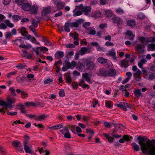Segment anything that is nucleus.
Masks as SVG:
<instances>
[{
  "label": "nucleus",
  "mask_w": 155,
  "mask_h": 155,
  "mask_svg": "<svg viewBox=\"0 0 155 155\" xmlns=\"http://www.w3.org/2000/svg\"><path fill=\"white\" fill-rule=\"evenodd\" d=\"M143 153L149 155H155V140H150L146 137H137Z\"/></svg>",
  "instance_id": "1"
},
{
  "label": "nucleus",
  "mask_w": 155,
  "mask_h": 155,
  "mask_svg": "<svg viewBox=\"0 0 155 155\" xmlns=\"http://www.w3.org/2000/svg\"><path fill=\"white\" fill-rule=\"evenodd\" d=\"M83 63L86 68L89 70H93L95 67L94 63L88 58L83 59Z\"/></svg>",
  "instance_id": "2"
},
{
  "label": "nucleus",
  "mask_w": 155,
  "mask_h": 155,
  "mask_svg": "<svg viewBox=\"0 0 155 155\" xmlns=\"http://www.w3.org/2000/svg\"><path fill=\"white\" fill-rule=\"evenodd\" d=\"M53 2L56 5L57 9L58 10L63 9L65 5V3L60 0L54 1Z\"/></svg>",
  "instance_id": "3"
},
{
  "label": "nucleus",
  "mask_w": 155,
  "mask_h": 155,
  "mask_svg": "<svg viewBox=\"0 0 155 155\" xmlns=\"http://www.w3.org/2000/svg\"><path fill=\"white\" fill-rule=\"evenodd\" d=\"M52 8L51 6L43 8L41 12V15L43 17L47 16L48 15L51 13Z\"/></svg>",
  "instance_id": "4"
},
{
  "label": "nucleus",
  "mask_w": 155,
  "mask_h": 155,
  "mask_svg": "<svg viewBox=\"0 0 155 155\" xmlns=\"http://www.w3.org/2000/svg\"><path fill=\"white\" fill-rule=\"evenodd\" d=\"M84 20L82 19H79L77 20L76 22H70V27H78L81 23L84 21Z\"/></svg>",
  "instance_id": "5"
},
{
  "label": "nucleus",
  "mask_w": 155,
  "mask_h": 155,
  "mask_svg": "<svg viewBox=\"0 0 155 155\" xmlns=\"http://www.w3.org/2000/svg\"><path fill=\"white\" fill-rule=\"evenodd\" d=\"M114 23H115L117 24V26H119V25L122 24L123 22L122 20L120 19V18H118L116 16H114L111 18Z\"/></svg>",
  "instance_id": "6"
},
{
  "label": "nucleus",
  "mask_w": 155,
  "mask_h": 155,
  "mask_svg": "<svg viewBox=\"0 0 155 155\" xmlns=\"http://www.w3.org/2000/svg\"><path fill=\"white\" fill-rule=\"evenodd\" d=\"M38 9V7L35 5H33L31 6V7L30 11V13L31 15H35L37 13Z\"/></svg>",
  "instance_id": "7"
},
{
  "label": "nucleus",
  "mask_w": 155,
  "mask_h": 155,
  "mask_svg": "<svg viewBox=\"0 0 155 155\" xmlns=\"http://www.w3.org/2000/svg\"><path fill=\"white\" fill-rule=\"evenodd\" d=\"M85 68V66H84L83 63V59H82V63H81L80 62H78L77 64V69L80 71H82L84 68Z\"/></svg>",
  "instance_id": "8"
},
{
  "label": "nucleus",
  "mask_w": 155,
  "mask_h": 155,
  "mask_svg": "<svg viewBox=\"0 0 155 155\" xmlns=\"http://www.w3.org/2000/svg\"><path fill=\"white\" fill-rule=\"evenodd\" d=\"M135 50L138 51V54L143 53L144 52V49L142 48V46L140 44H138L135 46Z\"/></svg>",
  "instance_id": "9"
},
{
  "label": "nucleus",
  "mask_w": 155,
  "mask_h": 155,
  "mask_svg": "<svg viewBox=\"0 0 155 155\" xmlns=\"http://www.w3.org/2000/svg\"><path fill=\"white\" fill-rule=\"evenodd\" d=\"M154 66L151 67L150 68V71L149 72L148 79L150 80H153L155 78V72L151 69V68H154Z\"/></svg>",
  "instance_id": "10"
},
{
  "label": "nucleus",
  "mask_w": 155,
  "mask_h": 155,
  "mask_svg": "<svg viewBox=\"0 0 155 155\" xmlns=\"http://www.w3.org/2000/svg\"><path fill=\"white\" fill-rule=\"evenodd\" d=\"M129 61L127 58L123 60L120 62V66L122 68H127L129 66Z\"/></svg>",
  "instance_id": "11"
},
{
  "label": "nucleus",
  "mask_w": 155,
  "mask_h": 155,
  "mask_svg": "<svg viewBox=\"0 0 155 155\" xmlns=\"http://www.w3.org/2000/svg\"><path fill=\"white\" fill-rule=\"evenodd\" d=\"M31 6L29 3H24L22 5V9L24 11H29L30 9Z\"/></svg>",
  "instance_id": "12"
},
{
  "label": "nucleus",
  "mask_w": 155,
  "mask_h": 155,
  "mask_svg": "<svg viewBox=\"0 0 155 155\" xmlns=\"http://www.w3.org/2000/svg\"><path fill=\"white\" fill-rule=\"evenodd\" d=\"M99 73L100 75L104 77H107V71L105 68L100 69Z\"/></svg>",
  "instance_id": "13"
},
{
  "label": "nucleus",
  "mask_w": 155,
  "mask_h": 155,
  "mask_svg": "<svg viewBox=\"0 0 155 155\" xmlns=\"http://www.w3.org/2000/svg\"><path fill=\"white\" fill-rule=\"evenodd\" d=\"M91 8L90 6L84 7L82 11L84 13L85 15H87L88 13L91 12Z\"/></svg>",
  "instance_id": "14"
},
{
  "label": "nucleus",
  "mask_w": 155,
  "mask_h": 155,
  "mask_svg": "<svg viewBox=\"0 0 155 155\" xmlns=\"http://www.w3.org/2000/svg\"><path fill=\"white\" fill-rule=\"evenodd\" d=\"M64 56V53L62 52L58 51L55 54V57L56 59H59L63 57Z\"/></svg>",
  "instance_id": "15"
},
{
  "label": "nucleus",
  "mask_w": 155,
  "mask_h": 155,
  "mask_svg": "<svg viewBox=\"0 0 155 155\" xmlns=\"http://www.w3.org/2000/svg\"><path fill=\"white\" fill-rule=\"evenodd\" d=\"M107 77H114L116 75V72L115 69H110L107 71Z\"/></svg>",
  "instance_id": "16"
},
{
  "label": "nucleus",
  "mask_w": 155,
  "mask_h": 155,
  "mask_svg": "<svg viewBox=\"0 0 155 155\" xmlns=\"http://www.w3.org/2000/svg\"><path fill=\"white\" fill-rule=\"evenodd\" d=\"M127 25L130 27H134L136 25V21L134 20H129L127 21Z\"/></svg>",
  "instance_id": "17"
},
{
  "label": "nucleus",
  "mask_w": 155,
  "mask_h": 155,
  "mask_svg": "<svg viewBox=\"0 0 155 155\" xmlns=\"http://www.w3.org/2000/svg\"><path fill=\"white\" fill-rule=\"evenodd\" d=\"M48 116V115L46 114H42L38 116L37 117H35L34 119L38 121H41L42 120H45Z\"/></svg>",
  "instance_id": "18"
},
{
  "label": "nucleus",
  "mask_w": 155,
  "mask_h": 155,
  "mask_svg": "<svg viewBox=\"0 0 155 155\" xmlns=\"http://www.w3.org/2000/svg\"><path fill=\"white\" fill-rule=\"evenodd\" d=\"M125 34L127 36H129L130 37V40L133 41L135 37V35H133L132 31H131L127 30L125 33Z\"/></svg>",
  "instance_id": "19"
},
{
  "label": "nucleus",
  "mask_w": 155,
  "mask_h": 155,
  "mask_svg": "<svg viewBox=\"0 0 155 155\" xmlns=\"http://www.w3.org/2000/svg\"><path fill=\"white\" fill-rule=\"evenodd\" d=\"M134 93L136 98L138 99L141 96L142 93L140 89L135 90L134 91Z\"/></svg>",
  "instance_id": "20"
},
{
  "label": "nucleus",
  "mask_w": 155,
  "mask_h": 155,
  "mask_svg": "<svg viewBox=\"0 0 155 155\" xmlns=\"http://www.w3.org/2000/svg\"><path fill=\"white\" fill-rule=\"evenodd\" d=\"M82 78L85 79V80L88 82L91 83V79L89 76V74L88 73H85L83 74Z\"/></svg>",
  "instance_id": "21"
},
{
  "label": "nucleus",
  "mask_w": 155,
  "mask_h": 155,
  "mask_svg": "<svg viewBox=\"0 0 155 155\" xmlns=\"http://www.w3.org/2000/svg\"><path fill=\"white\" fill-rule=\"evenodd\" d=\"M18 31H19L21 35L23 36H25L24 33L28 34V32L26 31V28L24 27H21V28H19L18 30Z\"/></svg>",
  "instance_id": "22"
},
{
  "label": "nucleus",
  "mask_w": 155,
  "mask_h": 155,
  "mask_svg": "<svg viewBox=\"0 0 155 155\" xmlns=\"http://www.w3.org/2000/svg\"><path fill=\"white\" fill-rule=\"evenodd\" d=\"M104 135L106 138L107 140L109 143H112L114 141V139L113 137L110 136L106 133L104 134Z\"/></svg>",
  "instance_id": "23"
},
{
  "label": "nucleus",
  "mask_w": 155,
  "mask_h": 155,
  "mask_svg": "<svg viewBox=\"0 0 155 155\" xmlns=\"http://www.w3.org/2000/svg\"><path fill=\"white\" fill-rule=\"evenodd\" d=\"M24 148L25 152L27 153H32V152L30 148L29 147L28 145V144H24Z\"/></svg>",
  "instance_id": "24"
},
{
  "label": "nucleus",
  "mask_w": 155,
  "mask_h": 155,
  "mask_svg": "<svg viewBox=\"0 0 155 155\" xmlns=\"http://www.w3.org/2000/svg\"><path fill=\"white\" fill-rule=\"evenodd\" d=\"M12 42L15 43L14 44V45H16L18 46L19 45L20 43L22 44L24 43V41L21 39H16L15 40H13Z\"/></svg>",
  "instance_id": "25"
},
{
  "label": "nucleus",
  "mask_w": 155,
  "mask_h": 155,
  "mask_svg": "<svg viewBox=\"0 0 155 155\" xmlns=\"http://www.w3.org/2000/svg\"><path fill=\"white\" fill-rule=\"evenodd\" d=\"M17 81L18 83H22L25 81L26 79V78L24 76L20 77L18 76H17L16 78Z\"/></svg>",
  "instance_id": "26"
},
{
  "label": "nucleus",
  "mask_w": 155,
  "mask_h": 155,
  "mask_svg": "<svg viewBox=\"0 0 155 155\" xmlns=\"http://www.w3.org/2000/svg\"><path fill=\"white\" fill-rule=\"evenodd\" d=\"M63 125L62 124H58L54 126H53L48 128V129H50L52 130L58 129L60 128H62Z\"/></svg>",
  "instance_id": "27"
},
{
  "label": "nucleus",
  "mask_w": 155,
  "mask_h": 155,
  "mask_svg": "<svg viewBox=\"0 0 155 155\" xmlns=\"http://www.w3.org/2000/svg\"><path fill=\"white\" fill-rule=\"evenodd\" d=\"M68 127L69 129L71 130L72 132L74 134H76L75 131L76 126L75 125L69 124Z\"/></svg>",
  "instance_id": "28"
},
{
  "label": "nucleus",
  "mask_w": 155,
  "mask_h": 155,
  "mask_svg": "<svg viewBox=\"0 0 155 155\" xmlns=\"http://www.w3.org/2000/svg\"><path fill=\"white\" fill-rule=\"evenodd\" d=\"M12 19L14 22H17L21 19V17L20 16L14 15L12 17Z\"/></svg>",
  "instance_id": "29"
},
{
  "label": "nucleus",
  "mask_w": 155,
  "mask_h": 155,
  "mask_svg": "<svg viewBox=\"0 0 155 155\" xmlns=\"http://www.w3.org/2000/svg\"><path fill=\"white\" fill-rule=\"evenodd\" d=\"M18 47L20 48H25L28 49L31 48L32 46L30 44H28L27 45L25 44L19 45Z\"/></svg>",
  "instance_id": "30"
},
{
  "label": "nucleus",
  "mask_w": 155,
  "mask_h": 155,
  "mask_svg": "<svg viewBox=\"0 0 155 155\" xmlns=\"http://www.w3.org/2000/svg\"><path fill=\"white\" fill-rule=\"evenodd\" d=\"M22 144L20 142L17 140H15L12 143V146L17 147L21 145Z\"/></svg>",
  "instance_id": "31"
},
{
  "label": "nucleus",
  "mask_w": 155,
  "mask_h": 155,
  "mask_svg": "<svg viewBox=\"0 0 155 155\" xmlns=\"http://www.w3.org/2000/svg\"><path fill=\"white\" fill-rule=\"evenodd\" d=\"M69 27H70V22L68 21L65 23L64 26V31H65L69 32L70 31V30L69 28Z\"/></svg>",
  "instance_id": "32"
},
{
  "label": "nucleus",
  "mask_w": 155,
  "mask_h": 155,
  "mask_svg": "<svg viewBox=\"0 0 155 155\" xmlns=\"http://www.w3.org/2000/svg\"><path fill=\"white\" fill-rule=\"evenodd\" d=\"M97 60L99 63L101 64H104L107 62V59L101 57L98 58H97Z\"/></svg>",
  "instance_id": "33"
},
{
  "label": "nucleus",
  "mask_w": 155,
  "mask_h": 155,
  "mask_svg": "<svg viewBox=\"0 0 155 155\" xmlns=\"http://www.w3.org/2000/svg\"><path fill=\"white\" fill-rule=\"evenodd\" d=\"M117 131L116 129H114L113 130L111 134V135L112 137L117 138H119L121 137V135H119L118 134H116Z\"/></svg>",
  "instance_id": "34"
},
{
  "label": "nucleus",
  "mask_w": 155,
  "mask_h": 155,
  "mask_svg": "<svg viewBox=\"0 0 155 155\" xmlns=\"http://www.w3.org/2000/svg\"><path fill=\"white\" fill-rule=\"evenodd\" d=\"M71 150V148L70 145L68 143H66L64 145V151L65 152H68V151H70Z\"/></svg>",
  "instance_id": "35"
},
{
  "label": "nucleus",
  "mask_w": 155,
  "mask_h": 155,
  "mask_svg": "<svg viewBox=\"0 0 155 155\" xmlns=\"http://www.w3.org/2000/svg\"><path fill=\"white\" fill-rule=\"evenodd\" d=\"M65 79L66 80V83L69 84H71L72 83V79L70 74L67 75L65 77Z\"/></svg>",
  "instance_id": "36"
},
{
  "label": "nucleus",
  "mask_w": 155,
  "mask_h": 155,
  "mask_svg": "<svg viewBox=\"0 0 155 155\" xmlns=\"http://www.w3.org/2000/svg\"><path fill=\"white\" fill-rule=\"evenodd\" d=\"M24 140L23 141V143L28 144V141L30 140V137L26 134L24 136Z\"/></svg>",
  "instance_id": "37"
},
{
  "label": "nucleus",
  "mask_w": 155,
  "mask_h": 155,
  "mask_svg": "<svg viewBox=\"0 0 155 155\" xmlns=\"http://www.w3.org/2000/svg\"><path fill=\"white\" fill-rule=\"evenodd\" d=\"M133 147L136 151H138L140 150V148L139 146L136 143L133 142L132 143Z\"/></svg>",
  "instance_id": "38"
},
{
  "label": "nucleus",
  "mask_w": 155,
  "mask_h": 155,
  "mask_svg": "<svg viewBox=\"0 0 155 155\" xmlns=\"http://www.w3.org/2000/svg\"><path fill=\"white\" fill-rule=\"evenodd\" d=\"M123 138L124 139V140L127 142L131 141L130 139H132L133 137L132 136L129 137L128 135H124L123 137Z\"/></svg>",
  "instance_id": "39"
},
{
  "label": "nucleus",
  "mask_w": 155,
  "mask_h": 155,
  "mask_svg": "<svg viewBox=\"0 0 155 155\" xmlns=\"http://www.w3.org/2000/svg\"><path fill=\"white\" fill-rule=\"evenodd\" d=\"M91 45L92 46H94L97 48L98 51H101V48H100V46L98 44L97 42H92L91 43Z\"/></svg>",
  "instance_id": "40"
},
{
  "label": "nucleus",
  "mask_w": 155,
  "mask_h": 155,
  "mask_svg": "<svg viewBox=\"0 0 155 155\" xmlns=\"http://www.w3.org/2000/svg\"><path fill=\"white\" fill-rule=\"evenodd\" d=\"M117 106L118 107L121 108L125 111H126L127 110V108L125 107L124 104H121L120 102V104H117Z\"/></svg>",
  "instance_id": "41"
},
{
  "label": "nucleus",
  "mask_w": 155,
  "mask_h": 155,
  "mask_svg": "<svg viewBox=\"0 0 155 155\" xmlns=\"http://www.w3.org/2000/svg\"><path fill=\"white\" fill-rule=\"evenodd\" d=\"M88 49L86 47H82L81 49L80 54L81 55H84L86 54V52L87 51Z\"/></svg>",
  "instance_id": "42"
},
{
  "label": "nucleus",
  "mask_w": 155,
  "mask_h": 155,
  "mask_svg": "<svg viewBox=\"0 0 155 155\" xmlns=\"http://www.w3.org/2000/svg\"><path fill=\"white\" fill-rule=\"evenodd\" d=\"M109 54L115 60L117 59V57L116 55V53L115 51H110L109 52Z\"/></svg>",
  "instance_id": "43"
},
{
  "label": "nucleus",
  "mask_w": 155,
  "mask_h": 155,
  "mask_svg": "<svg viewBox=\"0 0 155 155\" xmlns=\"http://www.w3.org/2000/svg\"><path fill=\"white\" fill-rule=\"evenodd\" d=\"M5 38L10 40L12 38V34L10 32H7L5 33Z\"/></svg>",
  "instance_id": "44"
},
{
  "label": "nucleus",
  "mask_w": 155,
  "mask_h": 155,
  "mask_svg": "<svg viewBox=\"0 0 155 155\" xmlns=\"http://www.w3.org/2000/svg\"><path fill=\"white\" fill-rule=\"evenodd\" d=\"M24 2V0H15V3L18 6L22 5Z\"/></svg>",
  "instance_id": "45"
},
{
  "label": "nucleus",
  "mask_w": 155,
  "mask_h": 155,
  "mask_svg": "<svg viewBox=\"0 0 155 155\" xmlns=\"http://www.w3.org/2000/svg\"><path fill=\"white\" fill-rule=\"evenodd\" d=\"M146 42H155V38L154 37H150L147 38L146 41Z\"/></svg>",
  "instance_id": "46"
},
{
  "label": "nucleus",
  "mask_w": 155,
  "mask_h": 155,
  "mask_svg": "<svg viewBox=\"0 0 155 155\" xmlns=\"http://www.w3.org/2000/svg\"><path fill=\"white\" fill-rule=\"evenodd\" d=\"M31 41L32 43H35L36 45H40V43L38 41H37L36 38L34 37H31Z\"/></svg>",
  "instance_id": "47"
},
{
  "label": "nucleus",
  "mask_w": 155,
  "mask_h": 155,
  "mask_svg": "<svg viewBox=\"0 0 155 155\" xmlns=\"http://www.w3.org/2000/svg\"><path fill=\"white\" fill-rule=\"evenodd\" d=\"M26 67V65H24L21 63H19L18 64V65L16 66V68L20 69H23L25 68Z\"/></svg>",
  "instance_id": "48"
},
{
  "label": "nucleus",
  "mask_w": 155,
  "mask_h": 155,
  "mask_svg": "<svg viewBox=\"0 0 155 155\" xmlns=\"http://www.w3.org/2000/svg\"><path fill=\"white\" fill-rule=\"evenodd\" d=\"M73 89L74 90H76L78 88V84L77 82H74L71 84Z\"/></svg>",
  "instance_id": "49"
},
{
  "label": "nucleus",
  "mask_w": 155,
  "mask_h": 155,
  "mask_svg": "<svg viewBox=\"0 0 155 155\" xmlns=\"http://www.w3.org/2000/svg\"><path fill=\"white\" fill-rule=\"evenodd\" d=\"M21 97L23 99L25 98L28 97V94L26 93L25 91L21 92Z\"/></svg>",
  "instance_id": "50"
},
{
  "label": "nucleus",
  "mask_w": 155,
  "mask_h": 155,
  "mask_svg": "<svg viewBox=\"0 0 155 155\" xmlns=\"http://www.w3.org/2000/svg\"><path fill=\"white\" fill-rule=\"evenodd\" d=\"M10 92L11 93V94L14 96H15L16 95L15 93V89L13 87H11L9 88V89Z\"/></svg>",
  "instance_id": "51"
},
{
  "label": "nucleus",
  "mask_w": 155,
  "mask_h": 155,
  "mask_svg": "<svg viewBox=\"0 0 155 155\" xmlns=\"http://www.w3.org/2000/svg\"><path fill=\"white\" fill-rule=\"evenodd\" d=\"M112 13L109 10L105 12V15L106 17H110L112 16Z\"/></svg>",
  "instance_id": "52"
},
{
  "label": "nucleus",
  "mask_w": 155,
  "mask_h": 155,
  "mask_svg": "<svg viewBox=\"0 0 155 155\" xmlns=\"http://www.w3.org/2000/svg\"><path fill=\"white\" fill-rule=\"evenodd\" d=\"M59 94L60 97H63L65 96V92L64 90L63 89H61L59 92Z\"/></svg>",
  "instance_id": "53"
},
{
  "label": "nucleus",
  "mask_w": 155,
  "mask_h": 155,
  "mask_svg": "<svg viewBox=\"0 0 155 155\" xmlns=\"http://www.w3.org/2000/svg\"><path fill=\"white\" fill-rule=\"evenodd\" d=\"M16 74V71H13L10 72L9 73H8L7 74V76L8 78H10L11 76L12 75H15Z\"/></svg>",
  "instance_id": "54"
},
{
  "label": "nucleus",
  "mask_w": 155,
  "mask_h": 155,
  "mask_svg": "<svg viewBox=\"0 0 155 155\" xmlns=\"http://www.w3.org/2000/svg\"><path fill=\"white\" fill-rule=\"evenodd\" d=\"M31 24L33 25L32 26L35 28L37 27L38 26L37 23L36 22V21L34 19H33L32 20Z\"/></svg>",
  "instance_id": "55"
},
{
  "label": "nucleus",
  "mask_w": 155,
  "mask_h": 155,
  "mask_svg": "<svg viewBox=\"0 0 155 155\" xmlns=\"http://www.w3.org/2000/svg\"><path fill=\"white\" fill-rule=\"evenodd\" d=\"M16 150H18L19 152L21 153L24 152V150L22 148V144L20 146L16 147Z\"/></svg>",
  "instance_id": "56"
},
{
  "label": "nucleus",
  "mask_w": 155,
  "mask_h": 155,
  "mask_svg": "<svg viewBox=\"0 0 155 155\" xmlns=\"http://www.w3.org/2000/svg\"><path fill=\"white\" fill-rule=\"evenodd\" d=\"M79 34L78 33L74 32V35L73 37L74 40L78 41L79 39L78 38Z\"/></svg>",
  "instance_id": "57"
},
{
  "label": "nucleus",
  "mask_w": 155,
  "mask_h": 155,
  "mask_svg": "<svg viewBox=\"0 0 155 155\" xmlns=\"http://www.w3.org/2000/svg\"><path fill=\"white\" fill-rule=\"evenodd\" d=\"M15 99L14 98H8L7 100L8 102L10 104H12L15 103Z\"/></svg>",
  "instance_id": "58"
},
{
  "label": "nucleus",
  "mask_w": 155,
  "mask_h": 155,
  "mask_svg": "<svg viewBox=\"0 0 155 155\" xmlns=\"http://www.w3.org/2000/svg\"><path fill=\"white\" fill-rule=\"evenodd\" d=\"M137 17L139 19L143 20L145 18V16L143 14L140 13L138 14Z\"/></svg>",
  "instance_id": "59"
},
{
  "label": "nucleus",
  "mask_w": 155,
  "mask_h": 155,
  "mask_svg": "<svg viewBox=\"0 0 155 155\" xmlns=\"http://www.w3.org/2000/svg\"><path fill=\"white\" fill-rule=\"evenodd\" d=\"M148 46L149 48L152 49V51H154L155 49V44H149Z\"/></svg>",
  "instance_id": "60"
},
{
  "label": "nucleus",
  "mask_w": 155,
  "mask_h": 155,
  "mask_svg": "<svg viewBox=\"0 0 155 155\" xmlns=\"http://www.w3.org/2000/svg\"><path fill=\"white\" fill-rule=\"evenodd\" d=\"M64 137L68 139H70L71 137V134L69 132H66L64 134Z\"/></svg>",
  "instance_id": "61"
},
{
  "label": "nucleus",
  "mask_w": 155,
  "mask_h": 155,
  "mask_svg": "<svg viewBox=\"0 0 155 155\" xmlns=\"http://www.w3.org/2000/svg\"><path fill=\"white\" fill-rule=\"evenodd\" d=\"M7 27V25L4 23H2L0 24V29L5 30Z\"/></svg>",
  "instance_id": "62"
},
{
  "label": "nucleus",
  "mask_w": 155,
  "mask_h": 155,
  "mask_svg": "<svg viewBox=\"0 0 155 155\" xmlns=\"http://www.w3.org/2000/svg\"><path fill=\"white\" fill-rule=\"evenodd\" d=\"M141 74V71L139 69H137V71L134 74V75L138 77Z\"/></svg>",
  "instance_id": "63"
},
{
  "label": "nucleus",
  "mask_w": 155,
  "mask_h": 155,
  "mask_svg": "<svg viewBox=\"0 0 155 155\" xmlns=\"http://www.w3.org/2000/svg\"><path fill=\"white\" fill-rule=\"evenodd\" d=\"M116 12L119 14H122L124 13V11L120 8H118L116 11Z\"/></svg>",
  "instance_id": "64"
}]
</instances>
